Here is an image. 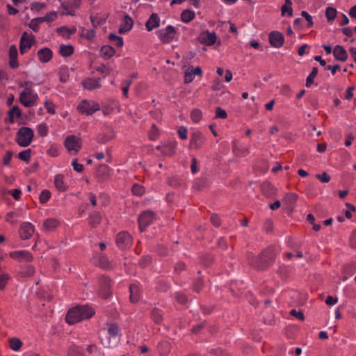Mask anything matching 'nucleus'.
<instances>
[{
	"mask_svg": "<svg viewBox=\"0 0 356 356\" xmlns=\"http://www.w3.org/2000/svg\"><path fill=\"white\" fill-rule=\"evenodd\" d=\"M176 30L174 26L169 25L165 30H161L158 32L159 37L164 44L170 43L174 38Z\"/></svg>",
	"mask_w": 356,
	"mask_h": 356,
	"instance_id": "nucleus-8",
	"label": "nucleus"
},
{
	"mask_svg": "<svg viewBox=\"0 0 356 356\" xmlns=\"http://www.w3.org/2000/svg\"><path fill=\"white\" fill-rule=\"evenodd\" d=\"M35 273V268L32 266H25L21 268V270L19 272L22 277H31Z\"/></svg>",
	"mask_w": 356,
	"mask_h": 356,
	"instance_id": "nucleus-40",
	"label": "nucleus"
},
{
	"mask_svg": "<svg viewBox=\"0 0 356 356\" xmlns=\"http://www.w3.org/2000/svg\"><path fill=\"white\" fill-rule=\"evenodd\" d=\"M132 243V238L130 234L127 232L119 233L116 237V243L121 249L129 247Z\"/></svg>",
	"mask_w": 356,
	"mask_h": 356,
	"instance_id": "nucleus-10",
	"label": "nucleus"
},
{
	"mask_svg": "<svg viewBox=\"0 0 356 356\" xmlns=\"http://www.w3.org/2000/svg\"><path fill=\"white\" fill-rule=\"evenodd\" d=\"M90 20L94 29H97L99 26L102 25L105 22V19H99L97 17L91 16Z\"/></svg>",
	"mask_w": 356,
	"mask_h": 356,
	"instance_id": "nucleus-54",
	"label": "nucleus"
},
{
	"mask_svg": "<svg viewBox=\"0 0 356 356\" xmlns=\"http://www.w3.org/2000/svg\"><path fill=\"white\" fill-rule=\"evenodd\" d=\"M175 298L177 300V302H179V303H181L182 305L186 304L188 301V298H187L186 296L184 293H177L176 295Z\"/></svg>",
	"mask_w": 356,
	"mask_h": 356,
	"instance_id": "nucleus-63",
	"label": "nucleus"
},
{
	"mask_svg": "<svg viewBox=\"0 0 356 356\" xmlns=\"http://www.w3.org/2000/svg\"><path fill=\"white\" fill-rule=\"evenodd\" d=\"M290 314L302 321L305 320V315L303 312L300 310L297 311L296 309H291L290 311Z\"/></svg>",
	"mask_w": 356,
	"mask_h": 356,
	"instance_id": "nucleus-57",
	"label": "nucleus"
},
{
	"mask_svg": "<svg viewBox=\"0 0 356 356\" xmlns=\"http://www.w3.org/2000/svg\"><path fill=\"white\" fill-rule=\"evenodd\" d=\"M202 74V69L200 67L193 68V66L188 67L184 74V83H189L193 80V75L201 76Z\"/></svg>",
	"mask_w": 356,
	"mask_h": 356,
	"instance_id": "nucleus-16",
	"label": "nucleus"
},
{
	"mask_svg": "<svg viewBox=\"0 0 356 356\" xmlns=\"http://www.w3.org/2000/svg\"><path fill=\"white\" fill-rule=\"evenodd\" d=\"M246 257L250 266L257 270H264L275 261V253L272 248H267L261 250L257 256L252 252H248Z\"/></svg>",
	"mask_w": 356,
	"mask_h": 356,
	"instance_id": "nucleus-1",
	"label": "nucleus"
},
{
	"mask_svg": "<svg viewBox=\"0 0 356 356\" xmlns=\"http://www.w3.org/2000/svg\"><path fill=\"white\" fill-rule=\"evenodd\" d=\"M76 308L79 312V314L83 319H88L91 318L95 314V312L94 309H92L89 305H77Z\"/></svg>",
	"mask_w": 356,
	"mask_h": 356,
	"instance_id": "nucleus-17",
	"label": "nucleus"
},
{
	"mask_svg": "<svg viewBox=\"0 0 356 356\" xmlns=\"http://www.w3.org/2000/svg\"><path fill=\"white\" fill-rule=\"evenodd\" d=\"M211 223L215 226V227H219L220 225V219L219 218V216L216 214V213H213L211 216Z\"/></svg>",
	"mask_w": 356,
	"mask_h": 356,
	"instance_id": "nucleus-64",
	"label": "nucleus"
},
{
	"mask_svg": "<svg viewBox=\"0 0 356 356\" xmlns=\"http://www.w3.org/2000/svg\"><path fill=\"white\" fill-rule=\"evenodd\" d=\"M60 81L61 82H66L69 79V74L67 67H62L59 72Z\"/></svg>",
	"mask_w": 356,
	"mask_h": 356,
	"instance_id": "nucleus-53",
	"label": "nucleus"
},
{
	"mask_svg": "<svg viewBox=\"0 0 356 356\" xmlns=\"http://www.w3.org/2000/svg\"><path fill=\"white\" fill-rule=\"evenodd\" d=\"M270 44L275 48H280L284 42V35L277 31H273L268 34Z\"/></svg>",
	"mask_w": 356,
	"mask_h": 356,
	"instance_id": "nucleus-7",
	"label": "nucleus"
},
{
	"mask_svg": "<svg viewBox=\"0 0 356 356\" xmlns=\"http://www.w3.org/2000/svg\"><path fill=\"white\" fill-rule=\"evenodd\" d=\"M108 39L111 41H116V47L120 48L123 46V39L120 36H118L114 33H110L108 35Z\"/></svg>",
	"mask_w": 356,
	"mask_h": 356,
	"instance_id": "nucleus-45",
	"label": "nucleus"
},
{
	"mask_svg": "<svg viewBox=\"0 0 356 356\" xmlns=\"http://www.w3.org/2000/svg\"><path fill=\"white\" fill-rule=\"evenodd\" d=\"M315 176L323 183H327L330 180V175L325 172H323L322 174H316Z\"/></svg>",
	"mask_w": 356,
	"mask_h": 356,
	"instance_id": "nucleus-56",
	"label": "nucleus"
},
{
	"mask_svg": "<svg viewBox=\"0 0 356 356\" xmlns=\"http://www.w3.org/2000/svg\"><path fill=\"white\" fill-rule=\"evenodd\" d=\"M42 22V20L41 17L34 18L30 22L29 26L33 31H38L39 24Z\"/></svg>",
	"mask_w": 356,
	"mask_h": 356,
	"instance_id": "nucleus-49",
	"label": "nucleus"
},
{
	"mask_svg": "<svg viewBox=\"0 0 356 356\" xmlns=\"http://www.w3.org/2000/svg\"><path fill=\"white\" fill-rule=\"evenodd\" d=\"M134 24L133 19L127 15H126L123 18V26L124 29H126L127 31H129Z\"/></svg>",
	"mask_w": 356,
	"mask_h": 356,
	"instance_id": "nucleus-47",
	"label": "nucleus"
},
{
	"mask_svg": "<svg viewBox=\"0 0 356 356\" xmlns=\"http://www.w3.org/2000/svg\"><path fill=\"white\" fill-rule=\"evenodd\" d=\"M65 321L69 325H73L82 321L76 306L67 312L65 316Z\"/></svg>",
	"mask_w": 356,
	"mask_h": 356,
	"instance_id": "nucleus-13",
	"label": "nucleus"
},
{
	"mask_svg": "<svg viewBox=\"0 0 356 356\" xmlns=\"http://www.w3.org/2000/svg\"><path fill=\"white\" fill-rule=\"evenodd\" d=\"M151 318L156 324L161 323L163 319L161 312L157 308H154L151 311Z\"/></svg>",
	"mask_w": 356,
	"mask_h": 356,
	"instance_id": "nucleus-34",
	"label": "nucleus"
},
{
	"mask_svg": "<svg viewBox=\"0 0 356 356\" xmlns=\"http://www.w3.org/2000/svg\"><path fill=\"white\" fill-rule=\"evenodd\" d=\"M337 15V10L332 7H328L325 10V16L327 21H332L334 19Z\"/></svg>",
	"mask_w": 356,
	"mask_h": 356,
	"instance_id": "nucleus-44",
	"label": "nucleus"
},
{
	"mask_svg": "<svg viewBox=\"0 0 356 356\" xmlns=\"http://www.w3.org/2000/svg\"><path fill=\"white\" fill-rule=\"evenodd\" d=\"M129 300L132 303L138 302L140 299V290L138 285L131 284L129 286Z\"/></svg>",
	"mask_w": 356,
	"mask_h": 356,
	"instance_id": "nucleus-21",
	"label": "nucleus"
},
{
	"mask_svg": "<svg viewBox=\"0 0 356 356\" xmlns=\"http://www.w3.org/2000/svg\"><path fill=\"white\" fill-rule=\"evenodd\" d=\"M10 257L15 259H20L25 261H31L33 260L32 254L24 250L11 252Z\"/></svg>",
	"mask_w": 356,
	"mask_h": 356,
	"instance_id": "nucleus-25",
	"label": "nucleus"
},
{
	"mask_svg": "<svg viewBox=\"0 0 356 356\" xmlns=\"http://www.w3.org/2000/svg\"><path fill=\"white\" fill-rule=\"evenodd\" d=\"M108 332L111 337H116L119 333V328L117 324L110 323L108 325Z\"/></svg>",
	"mask_w": 356,
	"mask_h": 356,
	"instance_id": "nucleus-48",
	"label": "nucleus"
},
{
	"mask_svg": "<svg viewBox=\"0 0 356 356\" xmlns=\"http://www.w3.org/2000/svg\"><path fill=\"white\" fill-rule=\"evenodd\" d=\"M74 53V47L70 44H61L59 49V54L63 57L70 56Z\"/></svg>",
	"mask_w": 356,
	"mask_h": 356,
	"instance_id": "nucleus-31",
	"label": "nucleus"
},
{
	"mask_svg": "<svg viewBox=\"0 0 356 356\" xmlns=\"http://www.w3.org/2000/svg\"><path fill=\"white\" fill-rule=\"evenodd\" d=\"M9 347L14 351H18L22 348L23 343L17 337H13L8 340Z\"/></svg>",
	"mask_w": 356,
	"mask_h": 356,
	"instance_id": "nucleus-32",
	"label": "nucleus"
},
{
	"mask_svg": "<svg viewBox=\"0 0 356 356\" xmlns=\"http://www.w3.org/2000/svg\"><path fill=\"white\" fill-rule=\"evenodd\" d=\"M191 118L195 123H198L202 118V113L198 108L193 109L191 112Z\"/></svg>",
	"mask_w": 356,
	"mask_h": 356,
	"instance_id": "nucleus-41",
	"label": "nucleus"
},
{
	"mask_svg": "<svg viewBox=\"0 0 356 356\" xmlns=\"http://www.w3.org/2000/svg\"><path fill=\"white\" fill-rule=\"evenodd\" d=\"M203 284H204V282H203V280L202 278H197L194 284H193V289L194 290L197 292V293H199L202 289V287L203 286Z\"/></svg>",
	"mask_w": 356,
	"mask_h": 356,
	"instance_id": "nucleus-59",
	"label": "nucleus"
},
{
	"mask_svg": "<svg viewBox=\"0 0 356 356\" xmlns=\"http://www.w3.org/2000/svg\"><path fill=\"white\" fill-rule=\"evenodd\" d=\"M227 117V112L222 109L220 107H217L216 109V118L225 119Z\"/></svg>",
	"mask_w": 356,
	"mask_h": 356,
	"instance_id": "nucleus-58",
	"label": "nucleus"
},
{
	"mask_svg": "<svg viewBox=\"0 0 356 356\" xmlns=\"http://www.w3.org/2000/svg\"><path fill=\"white\" fill-rule=\"evenodd\" d=\"M97 266L104 269H109L111 268V262L109 261L108 259L104 254L99 255Z\"/></svg>",
	"mask_w": 356,
	"mask_h": 356,
	"instance_id": "nucleus-37",
	"label": "nucleus"
},
{
	"mask_svg": "<svg viewBox=\"0 0 356 356\" xmlns=\"http://www.w3.org/2000/svg\"><path fill=\"white\" fill-rule=\"evenodd\" d=\"M54 184L56 188L60 192H63L67 190V186L63 182V176L62 175H57L55 177Z\"/></svg>",
	"mask_w": 356,
	"mask_h": 356,
	"instance_id": "nucleus-33",
	"label": "nucleus"
},
{
	"mask_svg": "<svg viewBox=\"0 0 356 356\" xmlns=\"http://www.w3.org/2000/svg\"><path fill=\"white\" fill-rule=\"evenodd\" d=\"M17 49L15 45L13 44L9 48V65L11 68L15 69L19 67L17 62Z\"/></svg>",
	"mask_w": 356,
	"mask_h": 356,
	"instance_id": "nucleus-18",
	"label": "nucleus"
},
{
	"mask_svg": "<svg viewBox=\"0 0 356 356\" xmlns=\"http://www.w3.org/2000/svg\"><path fill=\"white\" fill-rule=\"evenodd\" d=\"M195 17V13L191 10H184L181 14V19L184 22L188 23Z\"/></svg>",
	"mask_w": 356,
	"mask_h": 356,
	"instance_id": "nucleus-38",
	"label": "nucleus"
},
{
	"mask_svg": "<svg viewBox=\"0 0 356 356\" xmlns=\"http://www.w3.org/2000/svg\"><path fill=\"white\" fill-rule=\"evenodd\" d=\"M109 175V167L105 164H102L97 168V176L102 181L106 180Z\"/></svg>",
	"mask_w": 356,
	"mask_h": 356,
	"instance_id": "nucleus-27",
	"label": "nucleus"
},
{
	"mask_svg": "<svg viewBox=\"0 0 356 356\" xmlns=\"http://www.w3.org/2000/svg\"><path fill=\"white\" fill-rule=\"evenodd\" d=\"M101 55L104 58L108 59L115 53V49L109 45H104L101 48Z\"/></svg>",
	"mask_w": 356,
	"mask_h": 356,
	"instance_id": "nucleus-30",
	"label": "nucleus"
},
{
	"mask_svg": "<svg viewBox=\"0 0 356 356\" xmlns=\"http://www.w3.org/2000/svg\"><path fill=\"white\" fill-rule=\"evenodd\" d=\"M217 40V35L214 32H209V31H202L197 37V40L201 44H204L208 46L213 45Z\"/></svg>",
	"mask_w": 356,
	"mask_h": 356,
	"instance_id": "nucleus-9",
	"label": "nucleus"
},
{
	"mask_svg": "<svg viewBox=\"0 0 356 356\" xmlns=\"http://www.w3.org/2000/svg\"><path fill=\"white\" fill-rule=\"evenodd\" d=\"M31 149H27L19 153L18 157L20 160L28 163L31 159Z\"/></svg>",
	"mask_w": 356,
	"mask_h": 356,
	"instance_id": "nucleus-43",
	"label": "nucleus"
},
{
	"mask_svg": "<svg viewBox=\"0 0 356 356\" xmlns=\"http://www.w3.org/2000/svg\"><path fill=\"white\" fill-rule=\"evenodd\" d=\"M100 295L101 296L106 299L111 295L110 289V279L106 277H102L100 279Z\"/></svg>",
	"mask_w": 356,
	"mask_h": 356,
	"instance_id": "nucleus-14",
	"label": "nucleus"
},
{
	"mask_svg": "<svg viewBox=\"0 0 356 356\" xmlns=\"http://www.w3.org/2000/svg\"><path fill=\"white\" fill-rule=\"evenodd\" d=\"M160 25V18L156 13H152L149 19L145 23V26L148 31L159 27Z\"/></svg>",
	"mask_w": 356,
	"mask_h": 356,
	"instance_id": "nucleus-22",
	"label": "nucleus"
},
{
	"mask_svg": "<svg viewBox=\"0 0 356 356\" xmlns=\"http://www.w3.org/2000/svg\"><path fill=\"white\" fill-rule=\"evenodd\" d=\"M59 224L60 222L58 220L55 218H48L44 221L43 228L46 232H51L54 230Z\"/></svg>",
	"mask_w": 356,
	"mask_h": 356,
	"instance_id": "nucleus-26",
	"label": "nucleus"
},
{
	"mask_svg": "<svg viewBox=\"0 0 356 356\" xmlns=\"http://www.w3.org/2000/svg\"><path fill=\"white\" fill-rule=\"evenodd\" d=\"M155 219V213L152 211H145L138 217L139 228L143 232Z\"/></svg>",
	"mask_w": 356,
	"mask_h": 356,
	"instance_id": "nucleus-4",
	"label": "nucleus"
},
{
	"mask_svg": "<svg viewBox=\"0 0 356 356\" xmlns=\"http://www.w3.org/2000/svg\"><path fill=\"white\" fill-rule=\"evenodd\" d=\"M158 135H159V130L156 128V125L154 124H153L152 125V129L149 133V139L152 140H154Z\"/></svg>",
	"mask_w": 356,
	"mask_h": 356,
	"instance_id": "nucleus-62",
	"label": "nucleus"
},
{
	"mask_svg": "<svg viewBox=\"0 0 356 356\" xmlns=\"http://www.w3.org/2000/svg\"><path fill=\"white\" fill-rule=\"evenodd\" d=\"M100 78L87 79L83 81V86L85 88L92 90L99 87Z\"/></svg>",
	"mask_w": 356,
	"mask_h": 356,
	"instance_id": "nucleus-29",
	"label": "nucleus"
},
{
	"mask_svg": "<svg viewBox=\"0 0 356 356\" xmlns=\"http://www.w3.org/2000/svg\"><path fill=\"white\" fill-rule=\"evenodd\" d=\"M34 233V227L30 222H23L20 225L19 234L20 237L23 240L30 238Z\"/></svg>",
	"mask_w": 356,
	"mask_h": 356,
	"instance_id": "nucleus-12",
	"label": "nucleus"
},
{
	"mask_svg": "<svg viewBox=\"0 0 356 356\" xmlns=\"http://www.w3.org/2000/svg\"><path fill=\"white\" fill-rule=\"evenodd\" d=\"M108 132L100 134L98 138V142L101 144H106L115 137V131L113 129L107 127Z\"/></svg>",
	"mask_w": 356,
	"mask_h": 356,
	"instance_id": "nucleus-24",
	"label": "nucleus"
},
{
	"mask_svg": "<svg viewBox=\"0 0 356 356\" xmlns=\"http://www.w3.org/2000/svg\"><path fill=\"white\" fill-rule=\"evenodd\" d=\"M37 55L40 62L47 63L52 58L53 53L49 48L44 47L38 50Z\"/></svg>",
	"mask_w": 356,
	"mask_h": 356,
	"instance_id": "nucleus-19",
	"label": "nucleus"
},
{
	"mask_svg": "<svg viewBox=\"0 0 356 356\" xmlns=\"http://www.w3.org/2000/svg\"><path fill=\"white\" fill-rule=\"evenodd\" d=\"M286 13L289 16H292L293 15L292 2L291 1V0H285V3L283 6H282V16L285 15Z\"/></svg>",
	"mask_w": 356,
	"mask_h": 356,
	"instance_id": "nucleus-36",
	"label": "nucleus"
},
{
	"mask_svg": "<svg viewBox=\"0 0 356 356\" xmlns=\"http://www.w3.org/2000/svg\"><path fill=\"white\" fill-rule=\"evenodd\" d=\"M63 8L65 10L63 15H74V13L72 10V8L74 7L70 2L63 3L62 5Z\"/></svg>",
	"mask_w": 356,
	"mask_h": 356,
	"instance_id": "nucleus-52",
	"label": "nucleus"
},
{
	"mask_svg": "<svg viewBox=\"0 0 356 356\" xmlns=\"http://www.w3.org/2000/svg\"><path fill=\"white\" fill-rule=\"evenodd\" d=\"M204 137L200 131L194 132L191 134L189 148L192 149H200L204 143Z\"/></svg>",
	"mask_w": 356,
	"mask_h": 356,
	"instance_id": "nucleus-11",
	"label": "nucleus"
},
{
	"mask_svg": "<svg viewBox=\"0 0 356 356\" xmlns=\"http://www.w3.org/2000/svg\"><path fill=\"white\" fill-rule=\"evenodd\" d=\"M78 110L82 113H86V115H90L99 110V107L98 104L90 106L86 100H83L78 106Z\"/></svg>",
	"mask_w": 356,
	"mask_h": 356,
	"instance_id": "nucleus-15",
	"label": "nucleus"
},
{
	"mask_svg": "<svg viewBox=\"0 0 356 356\" xmlns=\"http://www.w3.org/2000/svg\"><path fill=\"white\" fill-rule=\"evenodd\" d=\"M33 137V129L30 127H23L17 132L15 141L21 147H27L31 143Z\"/></svg>",
	"mask_w": 356,
	"mask_h": 356,
	"instance_id": "nucleus-2",
	"label": "nucleus"
},
{
	"mask_svg": "<svg viewBox=\"0 0 356 356\" xmlns=\"http://www.w3.org/2000/svg\"><path fill=\"white\" fill-rule=\"evenodd\" d=\"M35 36L33 34H28L24 32L19 43V51L22 54H24L26 49H29L35 44Z\"/></svg>",
	"mask_w": 356,
	"mask_h": 356,
	"instance_id": "nucleus-6",
	"label": "nucleus"
},
{
	"mask_svg": "<svg viewBox=\"0 0 356 356\" xmlns=\"http://www.w3.org/2000/svg\"><path fill=\"white\" fill-rule=\"evenodd\" d=\"M333 54L334 58L339 61L344 62L348 58V54L346 49L341 45H337L334 48Z\"/></svg>",
	"mask_w": 356,
	"mask_h": 356,
	"instance_id": "nucleus-23",
	"label": "nucleus"
},
{
	"mask_svg": "<svg viewBox=\"0 0 356 356\" xmlns=\"http://www.w3.org/2000/svg\"><path fill=\"white\" fill-rule=\"evenodd\" d=\"M37 131L38 134L44 137L47 135L48 129L47 125L44 123L40 124L37 127Z\"/></svg>",
	"mask_w": 356,
	"mask_h": 356,
	"instance_id": "nucleus-51",
	"label": "nucleus"
},
{
	"mask_svg": "<svg viewBox=\"0 0 356 356\" xmlns=\"http://www.w3.org/2000/svg\"><path fill=\"white\" fill-rule=\"evenodd\" d=\"M298 195L296 193H287L285 195L283 201L287 205L290 211L294 210L295 204L298 200Z\"/></svg>",
	"mask_w": 356,
	"mask_h": 356,
	"instance_id": "nucleus-20",
	"label": "nucleus"
},
{
	"mask_svg": "<svg viewBox=\"0 0 356 356\" xmlns=\"http://www.w3.org/2000/svg\"><path fill=\"white\" fill-rule=\"evenodd\" d=\"M10 279L8 275H0V290L4 289L7 281Z\"/></svg>",
	"mask_w": 356,
	"mask_h": 356,
	"instance_id": "nucleus-60",
	"label": "nucleus"
},
{
	"mask_svg": "<svg viewBox=\"0 0 356 356\" xmlns=\"http://www.w3.org/2000/svg\"><path fill=\"white\" fill-rule=\"evenodd\" d=\"M50 197L51 192L49 190H43L39 196V200L40 203L44 204L49 200Z\"/></svg>",
	"mask_w": 356,
	"mask_h": 356,
	"instance_id": "nucleus-46",
	"label": "nucleus"
},
{
	"mask_svg": "<svg viewBox=\"0 0 356 356\" xmlns=\"http://www.w3.org/2000/svg\"><path fill=\"white\" fill-rule=\"evenodd\" d=\"M14 115H16L17 118H21L22 112L19 108L17 106H14L9 111H8V121L10 123L14 122Z\"/></svg>",
	"mask_w": 356,
	"mask_h": 356,
	"instance_id": "nucleus-35",
	"label": "nucleus"
},
{
	"mask_svg": "<svg viewBox=\"0 0 356 356\" xmlns=\"http://www.w3.org/2000/svg\"><path fill=\"white\" fill-rule=\"evenodd\" d=\"M56 17H57V13L51 12L49 13H47L45 16L41 17V19L42 20V22H50L54 21Z\"/></svg>",
	"mask_w": 356,
	"mask_h": 356,
	"instance_id": "nucleus-55",
	"label": "nucleus"
},
{
	"mask_svg": "<svg viewBox=\"0 0 356 356\" xmlns=\"http://www.w3.org/2000/svg\"><path fill=\"white\" fill-rule=\"evenodd\" d=\"M19 102L26 107L33 106L38 99L36 93H33L31 86L26 87L19 95Z\"/></svg>",
	"mask_w": 356,
	"mask_h": 356,
	"instance_id": "nucleus-3",
	"label": "nucleus"
},
{
	"mask_svg": "<svg viewBox=\"0 0 356 356\" xmlns=\"http://www.w3.org/2000/svg\"><path fill=\"white\" fill-rule=\"evenodd\" d=\"M68 355L69 356H83V354L76 346H72L69 348Z\"/></svg>",
	"mask_w": 356,
	"mask_h": 356,
	"instance_id": "nucleus-61",
	"label": "nucleus"
},
{
	"mask_svg": "<svg viewBox=\"0 0 356 356\" xmlns=\"http://www.w3.org/2000/svg\"><path fill=\"white\" fill-rule=\"evenodd\" d=\"M64 145L66 149L72 154H76L81 148L80 139L74 135L67 136L65 140Z\"/></svg>",
	"mask_w": 356,
	"mask_h": 356,
	"instance_id": "nucleus-5",
	"label": "nucleus"
},
{
	"mask_svg": "<svg viewBox=\"0 0 356 356\" xmlns=\"http://www.w3.org/2000/svg\"><path fill=\"white\" fill-rule=\"evenodd\" d=\"M131 191L136 195H142L145 193V188L139 184H134Z\"/></svg>",
	"mask_w": 356,
	"mask_h": 356,
	"instance_id": "nucleus-50",
	"label": "nucleus"
},
{
	"mask_svg": "<svg viewBox=\"0 0 356 356\" xmlns=\"http://www.w3.org/2000/svg\"><path fill=\"white\" fill-rule=\"evenodd\" d=\"M102 220V216L99 213L94 212L90 217V225L93 227H97Z\"/></svg>",
	"mask_w": 356,
	"mask_h": 356,
	"instance_id": "nucleus-39",
	"label": "nucleus"
},
{
	"mask_svg": "<svg viewBox=\"0 0 356 356\" xmlns=\"http://www.w3.org/2000/svg\"><path fill=\"white\" fill-rule=\"evenodd\" d=\"M317 74H318L317 67H313L310 74L308 76V77L306 79V83H305L306 87H309L314 83V79L316 76Z\"/></svg>",
	"mask_w": 356,
	"mask_h": 356,
	"instance_id": "nucleus-42",
	"label": "nucleus"
},
{
	"mask_svg": "<svg viewBox=\"0 0 356 356\" xmlns=\"http://www.w3.org/2000/svg\"><path fill=\"white\" fill-rule=\"evenodd\" d=\"M261 191L266 196H272L276 193V188L270 182H264L261 186Z\"/></svg>",
	"mask_w": 356,
	"mask_h": 356,
	"instance_id": "nucleus-28",
	"label": "nucleus"
}]
</instances>
